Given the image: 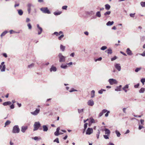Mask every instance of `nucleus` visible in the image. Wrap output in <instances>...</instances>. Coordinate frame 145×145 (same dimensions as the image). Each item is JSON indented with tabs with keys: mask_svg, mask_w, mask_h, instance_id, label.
<instances>
[{
	"mask_svg": "<svg viewBox=\"0 0 145 145\" xmlns=\"http://www.w3.org/2000/svg\"><path fill=\"white\" fill-rule=\"evenodd\" d=\"M40 124L39 121L35 122L34 125L33 131L37 130L40 126Z\"/></svg>",
	"mask_w": 145,
	"mask_h": 145,
	"instance_id": "nucleus-1",
	"label": "nucleus"
},
{
	"mask_svg": "<svg viewBox=\"0 0 145 145\" xmlns=\"http://www.w3.org/2000/svg\"><path fill=\"white\" fill-rule=\"evenodd\" d=\"M58 57L59 58V62H64L65 61L66 57L63 56L61 53H59V54Z\"/></svg>",
	"mask_w": 145,
	"mask_h": 145,
	"instance_id": "nucleus-2",
	"label": "nucleus"
},
{
	"mask_svg": "<svg viewBox=\"0 0 145 145\" xmlns=\"http://www.w3.org/2000/svg\"><path fill=\"white\" fill-rule=\"evenodd\" d=\"M20 129L18 125H16L13 127L12 133H18L20 132Z\"/></svg>",
	"mask_w": 145,
	"mask_h": 145,
	"instance_id": "nucleus-3",
	"label": "nucleus"
},
{
	"mask_svg": "<svg viewBox=\"0 0 145 145\" xmlns=\"http://www.w3.org/2000/svg\"><path fill=\"white\" fill-rule=\"evenodd\" d=\"M40 10L44 13L49 14L51 13L50 12L48 9L47 7L42 8H40Z\"/></svg>",
	"mask_w": 145,
	"mask_h": 145,
	"instance_id": "nucleus-4",
	"label": "nucleus"
},
{
	"mask_svg": "<svg viewBox=\"0 0 145 145\" xmlns=\"http://www.w3.org/2000/svg\"><path fill=\"white\" fill-rule=\"evenodd\" d=\"M4 62H2L0 65V70L1 72H4L5 71V65L4 64Z\"/></svg>",
	"mask_w": 145,
	"mask_h": 145,
	"instance_id": "nucleus-5",
	"label": "nucleus"
},
{
	"mask_svg": "<svg viewBox=\"0 0 145 145\" xmlns=\"http://www.w3.org/2000/svg\"><path fill=\"white\" fill-rule=\"evenodd\" d=\"M110 84L111 85H113L114 84H117L118 83V82L117 81L114 79H110L108 80Z\"/></svg>",
	"mask_w": 145,
	"mask_h": 145,
	"instance_id": "nucleus-6",
	"label": "nucleus"
},
{
	"mask_svg": "<svg viewBox=\"0 0 145 145\" xmlns=\"http://www.w3.org/2000/svg\"><path fill=\"white\" fill-rule=\"evenodd\" d=\"M37 31H38V34L39 35H40L42 31V27H40L39 24H37Z\"/></svg>",
	"mask_w": 145,
	"mask_h": 145,
	"instance_id": "nucleus-7",
	"label": "nucleus"
},
{
	"mask_svg": "<svg viewBox=\"0 0 145 145\" xmlns=\"http://www.w3.org/2000/svg\"><path fill=\"white\" fill-rule=\"evenodd\" d=\"M93 132V129L92 128L89 127L87 129L86 134V135H89L92 133Z\"/></svg>",
	"mask_w": 145,
	"mask_h": 145,
	"instance_id": "nucleus-8",
	"label": "nucleus"
},
{
	"mask_svg": "<svg viewBox=\"0 0 145 145\" xmlns=\"http://www.w3.org/2000/svg\"><path fill=\"white\" fill-rule=\"evenodd\" d=\"M27 11L29 14L30 13L31 11V7H34V6L31 4L28 3L27 5Z\"/></svg>",
	"mask_w": 145,
	"mask_h": 145,
	"instance_id": "nucleus-9",
	"label": "nucleus"
},
{
	"mask_svg": "<svg viewBox=\"0 0 145 145\" xmlns=\"http://www.w3.org/2000/svg\"><path fill=\"white\" fill-rule=\"evenodd\" d=\"M39 112L40 109H37L34 111L33 112H31V113L32 115L35 116L37 115L39 113Z\"/></svg>",
	"mask_w": 145,
	"mask_h": 145,
	"instance_id": "nucleus-10",
	"label": "nucleus"
},
{
	"mask_svg": "<svg viewBox=\"0 0 145 145\" xmlns=\"http://www.w3.org/2000/svg\"><path fill=\"white\" fill-rule=\"evenodd\" d=\"M126 52L127 54L129 56H131L133 55V53H132V51L130 50L129 48H128L126 51Z\"/></svg>",
	"mask_w": 145,
	"mask_h": 145,
	"instance_id": "nucleus-11",
	"label": "nucleus"
},
{
	"mask_svg": "<svg viewBox=\"0 0 145 145\" xmlns=\"http://www.w3.org/2000/svg\"><path fill=\"white\" fill-rule=\"evenodd\" d=\"M114 66L116 69L118 70V71H120L121 70V67L120 64H116L114 65Z\"/></svg>",
	"mask_w": 145,
	"mask_h": 145,
	"instance_id": "nucleus-12",
	"label": "nucleus"
},
{
	"mask_svg": "<svg viewBox=\"0 0 145 145\" xmlns=\"http://www.w3.org/2000/svg\"><path fill=\"white\" fill-rule=\"evenodd\" d=\"M87 104L88 105L92 106L94 105V102L92 100H90L88 101Z\"/></svg>",
	"mask_w": 145,
	"mask_h": 145,
	"instance_id": "nucleus-13",
	"label": "nucleus"
},
{
	"mask_svg": "<svg viewBox=\"0 0 145 145\" xmlns=\"http://www.w3.org/2000/svg\"><path fill=\"white\" fill-rule=\"evenodd\" d=\"M27 129L28 127L27 126H22L21 127V131L22 132L24 133Z\"/></svg>",
	"mask_w": 145,
	"mask_h": 145,
	"instance_id": "nucleus-14",
	"label": "nucleus"
},
{
	"mask_svg": "<svg viewBox=\"0 0 145 145\" xmlns=\"http://www.w3.org/2000/svg\"><path fill=\"white\" fill-rule=\"evenodd\" d=\"M60 130V127H58L56 129V131L55 132L54 134L55 136H57L59 135V131Z\"/></svg>",
	"mask_w": 145,
	"mask_h": 145,
	"instance_id": "nucleus-15",
	"label": "nucleus"
},
{
	"mask_svg": "<svg viewBox=\"0 0 145 145\" xmlns=\"http://www.w3.org/2000/svg\"><path fill=\"white\" fill-rule=\"evenodd\" d=\"M57 70V68L56 67L52 66L50 69V71L51 72L53 71L55 72Z\"/></svg>",
	"mask_w": 145,
	"mask_h": 145,
	"instance_id": "nucleus-16",
	"label": "nucleus"
},
{
	"mask_svg": "<svg viewBox=\"0 0 145 145\" xmlns=\"http://www.w3.org/2000/svg\"><path fill=\"white\" fill-rule=\"evenodd\" d=\"M122 86L120 85L119 86H117L116 88L115 89V91H121Z\"/></svg>",
	"mask_w": 145,
	"mask_h": 145,
	"instance_id": "nucleus-17",
	"label": "nucleus"
},
{
	"mask_svg": "<svg viewBox=\"0 0 145 145\" xmlns=\"http://www.w3.org/2000/svg\"><path fill=\"white\" fill-rule=\"evenodd\" d=\"M128 88H129L128 84H126L122 88V89L126 93L127 91V90L126 89H127Z\"/></svg>",
	"mask_w": 145,
	"mask_h": 145,
	"instance_id": "nucleus-18",
	"label": "nucleus"
},
{
	"mask_svg": "<svg viewBox=\"0 0 145 145\" xmlns=\"http://www.w3.org/2000/svg\"><path fill=\"white\" fill-rule=\"evenodd\" d=\"M11 103H12L10 101H8L4 102L3 103V104L4 106H6L8 105H10Z\"/></svg>",
	"mask_w": 145,
	"mask_h": 145,
	"instance_id": "nucleus-19",
	"label": "nucleus"
},
{
	"mask_svg": "<svg viewBox=\"0 0 145 145\" xmlns=\"http://www.w3.org/2000/svg\"><path fill=\"white\" fill-rule=\"evenodd\" d=\"M42 127L43 128V131H47L48 130V128L46 125H43Z\"/></svg>",
	"mask_w": 145,
	"mask_h": 145,
	"instance_id": "nucleus-20",
	"label": "nucleus"
},
{
	"mask_svg": "<svg viewBox=\"0 0 145 145\" xmlns=\"http://www.w3.org/2000/svg\"><path fill=\"white\" fill-rule=\"evenodd\" d=\"M67 64H62L60 66V67L63 69H66L67 67Z\"/></svg>",
	"mask_w": 145,
	"mask_h": 145,
	"instance_id": "nucleus-21",
	"label": "nucleus"
},
{
	"mask_svg": "<svg viewBox=\"0 0 145 145\" xmlns=\"http://www.w3.org/2000/svg\"><path fill=\"white\" fill-rule=\"evenodd\" d=\"M107 51V53L108 54H111L112 53V50L110 48L108 49L107 50L105 51L106 52Z\"/></svg>",
	"mask_w": 145,
	"mask_h": 145,
	"instance_id": "nucleus-22",
	"label": "nucleus"
},
{
	"mask_svg": "<svg viewBox=\"0 0 145 145\" xmlns=\"http://www.w3.org/2000/svg\"><path fill=\"white\" fill-rule=\"evenodd\" d=\"M105 133L106 134L109 135L110 134V130L106 128H105Z\"/></svg>",
	"mask_w": 145,
	"mask_h": 145,
	"instance_id": "nucleus-23",
	"label": "nucleus"
},
{
	"mask_svg": "<svg viewBox=\"0 0 145 145\" xmlns=\"http://www.w3.org/2000/svg\"><path fill=\"white\" fill-rule=\"evenodd\" d=\"M90 121L89 122H90L91 123H95V120L92 118H89Z\"/></svg>",
	"mask_w": 145,
	"mask_h": 145,
	"instance_id": "nucleus-24",
	"label": "nucleus"
},
{
	"mask_svg": "<svg viewBox=\"0 0 145 145\" xmlns=\"http://www.w3.org/2000/svg\"><path fill=\"white\" fill-rule=\"evenodd\" d=\"M114 23V22L113 21H108L107 22V23L106 24V25L107 26H110L112 25Z\"/></svg>",
	"mask_w": 145,
	"mask_h": 145,
	"instance_id": "nucleus-25",
	"label": "nucleus"
},
{
	"mask_svg": "<svg viewBox=\"0 0 145 145\" xmlns=\"http://www.w3.org/2000/svg\"><path fill=\"white\" fill-rule=\"evenodd\" d=\"M105 9L107 10H108L110 8V5L108 4L105 5Z\"/></svg>",
	"mask_w": 145,
	"mask_h": 145,
	"instance_id": "nucleus-26",
	"label": "nucleus"
},
{
	"mask_svg": "<svg viewBox=\"0 0 145 145\" xmlns=\"http://www.w3.org/2000/svg\"><path fill=\"white\" fill-rule=\"evenodd\" d=\"M17 11H18V14L20 15L21 16L23 14V12L22 10H18Z\"/></svg>",
	"mask_w": 145,
	"mask_h": 145,
	"instance_id": "nucleus-27",
	"label": "nucleus"
},
{
	"mask_svg": "<svg viewBox=\"0 0 145 145\" xmlns=\"http://www.w3.org/2000/svg\"><path fill=\"white\" fill-rule=\"evenodd\" d=\"M65 46H63L62 44H61L60 46V48L62 51H64L65 49Z\"/></svg>",
	"mask_w": 145,
	"mask_h": 145,
	"instance_id": "nucleus-28",
	"label": "nucleus"
},
{
	"mask_svg": "<svg viewBox=\"0 0 145 145\" xmlns=\"http://www.w3.org/2000/svg\"><path fill=\"white\" fill-rule=\"evenodd\" d=\"M96 16L98 17H100L101 16L100 12L99 11L97 12L96 13Z\"/></svg>",
	"mask_w": 145,
	"mask_h": 145,
	"instance_id": "nucleus-29",
	"label": "nucleus"
},
{
	"mask_svg": "<svg viewBox=\"0 0 145 145\" xmlns=\"http://www.w3.org/2000/svg\"><path fill=\"white\" fill-rule=\"evenodd\" d=\"M95 91L94 90H93L91 91V98H93L95 96Z\"/></svg>",
	"mask_w": 145,
	"mask_h": 145,
	"instance_id": "nucleus-30",
	"label": "nucleus"
},
{
	"mask_svg": "<svg viewBox=\"0 0 145 145\" xmlns=\"http://www.w3.org/2000/svg\"><path fill=\"white\" fill-rule=\"evenodd\" d=\"M145 88H142L139 90V92L140 93H143L145 91Z\"/></svg>",
	"mask_w": 145,
	"mask_h": 145,
	"instance_id": "nucleus-31",
	"label": "nucleus"
},
{
	"mask_svg": "<svg viewBox=\"0 0 145 145\" xmlns=\"http://www.w3.org/2000/svg\"><path fill=\"white\" fill-rule=\"evenodd\" d=\"M7 33H8V31H4L1 34V37H2L3 36H5Z\"/></svg>",
	"mask_w": 145,
	"mask_h": 145,
	"instance_id": "nucleus-32",
	"label": "nucleus"
},
{
	"mask_svg": "<svg viewBox=\"0 0 145 145\" xmlns=\"http://www.w3.org/2000/svg\"><path fill=\"white\" fill-rule=\"evenodd\" d=\"M115 133L116 134L117 136L118 137H119L120 135L121 134L117 130H116L115 131Z\"/></svg>",
	"mask_w": 145,
	"mask_h": 145,
	"instance_id": "nucleus-33",
	"label": "nucleus"
},
{
	"mask_svg": "<svg viewBox=\"0 0 145 145\" xmlns=\"http://www.w3.org/2000/svg\"><path fill=\"white\" fill-rule=\"evenodd\" d=\"M34 64L33 63H32L31 64L28 65L27 66L28 68L31 69L34 66Z\"/></svg>",
	"mask_w": 145,
	"mask_h": 145,
	"instance_id": "nucleus-34",
	"label": "nucleus"
},
{
	"mask_svg": "<svg viewBox=\"0 0 145 145\" xmlns=\"http://www.w3.org/2000/svg\"><path fill=\"white\" fill-rule=\"evenodd\" d=\"M106 90L105 89H101L100 90H99L98 91V93L100 94H102L103 93V91H105Z\"/></svg>",
	"mask_w": 145,
	"mask_h": 145,
	"instance_id": "nucleus-35",
	"label": "nucleus"
},
{
	"mask_svg": "<svg viewBox=\"0 0 145 145\" xmlns=\"http://www.w3.org/2000/svg\"><path fill=\"white\" fill-rule=\"evenodd\" d=\"M61 13V12H54V14L55 15H60Z\"/></svg>",
	"mask_w": 145,
	"mask_h": 145,
	"instance_id": "nucleus-36",
	"label": "nucleus"
},
{
	"mask_svg": "<svg viewBox=\"0 0 145 145\" xmlns=\"http://www.w3.org/2000/svg\"><path fill=\"white\" fill-rule=\"evenodd\" d=\"M111 12L110 11H107L104 14V15L106 16L107 15H109L110 14Z\"/></svg>",
	"mask_w": 145,
	"mask_h": 145,
	"instance_id": "nucleus-37",
	"label": "nucleus"
},
{
	"mask_svg": "<svg viewBox=\"0 0 145 145\" xmlns=\"http://www.w3.org/2000/svg\"><path fill=\"white\" fill-rule=\"evenodd\" d=\"M10 122H11L10 121L8 120H7L5 123V127L6 126L9 124L10 123Z\"/></svg>",
	"mask_w": 145,
	"mask_h": 145,
	"instance_id": "nucleus-38",
	"label": "nucleus"
},
{
	"mask_svg": "<svg viewBox=\"0 0 145 145\" xmlns=\"http://www.w3.org/2000/svg\"><path fill=\"white\" fill-rule=\"evenodd\" d=\"M107 48V47L106 46H102L101 48V50H104L105 49H106Z\"/></svg>",
	"mask_w": 145,
	"mask_h": 145,
	"instance_id": "nucleus-39",
	"label": "nucleus"
},
{
	"mask_svg": "<svg viewBox=\"0 0 145 145\" xmlns=\"http://www.w3.org/2000/svg\"><path fill=\"white\" fill-rule=\"evenodd\" d=\"M141 69L142 68L141 67L139 68H137L135 69V71L136 72H138V71H140Z\"/></svg>",
	"mask_w": 145,
	"mask_h": 145,
	"instance_id": "nucleus-40",
	"label": "nucleus"
},
{
	"mask_svg": "<svg viewBox=\"0 0 145 145\" xmlns=\"http://www.w3.org/2000/svg\"><path fill=\"white\" fill-rule=\"evenodd\" d=\"M140 5L142 7H145V2H142L140 3Z\"/></svg>",
	"mask_w": 145,
	"mask_h": 145,
	"instance_id": "nucleus-41",
	"label": "nucleus"
},
{
	"mask_svg": "<svg viewBox=\"0 0 145 145\" xmlns=\"http://www.w3.org/2000/svg\"><path fill=\"white\" fill-rule=\"evenodd\" d=\"M88 123H85L84 125V130H85L87 127Z\"/></svg>",
	"mask_w": 145,
	"mask_h": 145,
	"instance_id": "nucleus-42",
	"label": "nucleus"
},
{
	"mask_svg": "<svg viewBox=\"0 0 145 145\" xmlns=\"http://www.w3.org/2000/svg\"><path fill=\"white\" fill-rule=\"evenodd\" d=\"M141 82L143 84H144V83L145 82V78H142L141 79Z\"/></svg>",
	"mask_w": 145,
	"mask_h": 145,
	"instance_id": "nucleus-43",
	"label": "nucleus"
},
{
	"mask_svg": "<svg viewBox=\"0 0 145 145\" xmlns=\"http://www.w3.org/2000/svg\"><path fill=\"white\" fill-rule=\"evenodd\" d=\"M64 35L63 34L61 35L60 36L58 37V39L59 40H61V39L64 37Z\"/></svg>",
	"mask_w": 145,
	"mask_h": 145,
	"instance_id": "nucleus-44",
	"label": "nucleus"
},
{
	"mask_svg": "<svg viewBox=\"0 0 145 145\" xmlns=\"http://www.w3.org/2000/svg\"><path fill=\"white\" fill-rule=\"evenodd\" d=\"M27 26H28L29 29H31L32 28V26L30 23H29L27 24Z\"/></svg>",
	"mask_w": 145,
	"mask_h": 145,
	"instance_id": "nucleus-45",
	"label": "nucleus"
},
{
	"mask_svg": "<svg viewBox=\"0 0 145 145\" xmlns=\"http://www.w3.org/2000/svg\"><path fill=\"white\" fill-rule=\"evenodd\" d=\"M54 142H56L57 143H59V139L58 138H56L54 140Z\"/></svg>",
	"mask_w": 145,
	"mask_h": 145,
	"instance_id": "nucleus-46",
	"label": "nucleus"
},
{
	"mask_svg": "<svg viewBox=\"0 0 145 145\" xmlns=\"http://www.w3.org/2000/svg\"><path fill=\"white\" fill-rule=\"evenodd\" d=\"M84 109H78V112L79 113H80L81 112H83Z\"/></svg>",
	"mask_w": 145,
	"mask_h": 145,
	"instance_id": "nucleus-47",
	"label": "nucleus"
},
{
	"mask_svg": "<svg viewBox=\"0 0 145 145\" xmlns=\"http://www.w3.org/2000/svg\"><path fill=\"white\" fill-rule=\"evenodd\" d=\"M144 128V127L142 125H140V124H139V125L138 129L139 130H140L142 128Z\"/></svg>",
	"mask_w": 145,
	"mask_h": 145,
	"instance_id": "nucleus-48",
	"label": "nucleus"
},
{
	"mask_svg": "<svg viewBox=\"0 0 145 145\" xmlns=\"http://www.w3.org/2000/svg\"><path fill=\"white\" fill-rule=\"evenodd\" d=\"M77 90L74 89L73 88H72L71 90L69 91V92H72L74 91H77Z\"/></svg>",
	"mask_w": 145,
	"mask_h": 145,
	"instance_id": "nucleus-49",
	"label": "nucleus"
},
{
	"mask_svg": "<svg viewBox=\"0 0 145 145\" xmlns=\"http://www.w3.org/2000/svg\"><path fill=\"white\" fill-rule=\"evenodd\" d=\"M144 120L141 119L140 120V123L142 125H144Z\"/></svg>",
	"mask_w": 145,
	"mask_h": 145,
	"instance_id": "nucleus-50",
	"label": "nucleus"
},
{
	"mask_svg": "<svg viewBox=\"0 0 145 145\" xmlns=\"http://www.w3.org/2000/svg\"><path fill=\"white\" fill-rule=\"evenodd\" d=\"M102 59V58L101 57H99V58H98V59H95V61H101Z\"/></svg>",
	"mask_w": 145,
	"mask_h": 145,
	"instance_id": "nucleus-51",
	"label": "nucleus"
},
{
	"mask_svg": "<svg viewBox=\"0 0 145 145\" xmlns=\"http://www.w3.org/2000/svg\"><path fill=\"white\" fill-rule=\"evenodd\" d=\"M135 13H131V14H130L129 15H130V16L131 17L133 18L135 16Z\"/></svg>",
	"mask_w": 145,
	"mask_h": 145,
	"instance_id": "nucleus-52",
	"label": "nucleus"
},
{
	"mask_svg": "<svg viewBox=\"0 0 145 145\" xmlns=\"http://www.w3.org/2000/svg\"><path fill=\"white\" fill-rule=\"evenodd\" d=\"M10 34H12V33H17V32H16L15 31H13L12 30H11L10 31Z\"/></svg>",
	"mask_w": 145,
	"mask_h": 145,
	"instance_id": "nucleus-53",
	"label": "nucleus"
},
{
	"mask_svg": "<svg viewBox=\"0 0 145 145\" xmlns=\"http://www.w3.org/2000/svg\"><path fill=\"white\" fill-rule=\"evenodd\" d=\"M117 59V57L116 56H114L113 57H112L111 58V60L112 61H113L114 60H115Z\"/></svg>",
	"mask_w": 145,
	"mask_h": 145,
	"instance_id": "nucleus-54",
	"label": "nucleus"
},
{
	"mask_svg": "<svg viewBox=\"0 0 145 145\" xmlns=\"http://www.w3.org/2000/svg\"><path fill=\"white\" fill-rule=\"evenodd\" d=\"M67 7V6H64L62 7V9L64 10H66Z\"/></svg>",
	"mask_w": 145,
	"mask_h": 145,
	"instance_id": "nucleus-55",
	"label": "nucleus"
},
{
	"mask_svg": "<svg viewBox=\"0 0 145 145\" xmlns=\"http://www.w3.org/2000/svg\"><path fill=\"white\" fill-rule=\"evenodd\" d=\"M108 111L106 109H103V110L102 111V113L104 114V113H105L106 112H107V111Z\"/></svg>",
	"mask_w": 145,
	"mask_h": 145,
	"instance_id": "nucleus-56",
	"label": "nucleus"
},
{
	"mask_svg": "<svg viewBox=\"0 0 145 145\" xmlns=\"http://www.w3.org/2000/svg\"><path fill=\"white\" fill-rule=\"evenodd\" d=\"M141 40L142 41H143L144 39H145V36H142L141 37Z\"/></svg>",
	"mask_w": 145,
	"mask_h": 145,
	"instance_id": "nucleus-57",
	"label": "nucleus"
},
{
	"mask_svg": "<svg viewBox=\"0 0 145 145\" xmlns=\"http://www.w3.org/2000/svg\"><path fill=\"white\" fill-rule=\"evenodd\" d=\"M139 86V83L135 85L134 87L135 88H137Z\"/></svg>",
	"mask_w": 145,
	"mask_h": 145,
	"instance_id": "nucleus-58",
	"label": "nucleus"
},
{
	"mask_svg": "<svg viewBox=\"0 0 145 145\" xmlns=\"http://www.w3.org/2000/svg\"><path fill=\"white\" fill-rule=\"evenodd\" d=\"M10 109H13L14 108V104H12L10 106Z\"/></svg>",
	"mask_w": 145,
	"mask_h": 145,
	"instance_id": "nucleus-59",
	"label": "nucleus"
},
{
	"mask_svg": "<svg viewBox=\"0 0 145 145\" xmlns=\"http://www.w3.org/2000/svg\"><path fill=\"white\" fill-rule=\"evenodd\" d=\"M110 113V111H107V113L105 114V116L107 117H108V114L109 113Z\"/></svg>",
	"mask_w": 145,
	"mask_h": 145,
	"instance_id": "nucleus-60",
	"label": "nucleus"
},
{
	"mask_svg": "<svg viewBox=\"0 0 145 145\" xmlns=\"http://www.w3.org/2000/svg\"><path fill=\"white\" fill-rule=\"evenodd\" d=\"M103 136L105 139H108L109 138L108 137L107 135H104Z\"/></svg>",
	"mask_w": 145,
	"mask_h": 145,
	"instance_id": "nucleus-61",
	"label": "nucleus"
},
{
	"mask_svg": "<svg viewBox=\"0 0 145 145\" xmlns=\"http://www.w3.org/2000/svg\"><path fill=\"white\" fill-rule=\"evenodd\" d=\"M94 13H95L93 11H90V12H89V14H90L91 15L94 14Z\"/></svg>",
	"mask_w": 145,
	"mask_h": 145,
	"instance_id": "nucleus-62",
	"label": "nucleus"
},
{
	"mask_svg": "<svg viewBox=\"0 0 145 145\" xmlns=\"http://www.w3.org/2000/svg\"><path fill=\"white\" fill-rule=\"evenodd\" d=\"M140 55L142 56H145V51H144L142 53L140 54Z\"/></svg>",
	"mask_w": 145,
	"mask_h": 145,
	"instance_id": "nucleus-63",
	"label": "nucleus"
},
{
	"mask_svg": "<svg viewBox=\"0 0 145 145\" xmlns=\"http://www.w3.org/2000/svg\"><path fill=\"white\" fill-rule=\"evenodd\" d=\"M74 52L71 53L70 55V56L72 57H74Z\"/></svg>",
	"mask_w": 145,
	"mask_h": 145,
	"instance_id": "nucleus-64",
	"label": "nucleus"
}]
</instances>
